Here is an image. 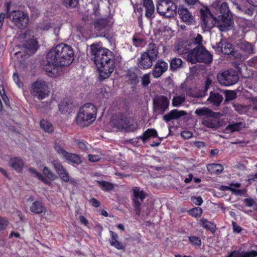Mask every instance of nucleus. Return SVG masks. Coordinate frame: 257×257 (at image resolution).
Here are the masks:
<instances>
[{"instance_id": "obj_5", "label": "nucleus", "mask_w": 257, "mask_h": 257, "mask_svg": "<svg viewBox=\"0 0 257 257\" xmlns=\"http://www.w3.org/2000/svg\"><path fill=\"white\" fill-rule=\"evenodd\" d=\"M187 60L192 64L197 62L210 64L212 61V55L204 47L197 45L188 53Z\"/></svg>"}, {"instance_id": "obj_38", "label": "nucleus", "mask_w": 257, "mask_h": 257, "mask_svg": "<svg viewBox=\"0 0 257 257\" xmlns=\"http://www.w3.org/2000/svg\"><path fill=\"white\" fill-rule=\"evenodd\" d=\"M101 189L104 191H109L114 189L113 184L106 181H97Z\"/></svg>"}, {"instance_id": "obj_45", "label": "nucleus", "mask_w": 257, "mask_h": 257, "mask_svg": "<svg viewBox=\"0 0 257 257\" xmlns=\"http://www.w3.org/2000/svg\"><path fill=\"white\" fill-rule=\"evenodd\" d=\"M225 101H229L234 99L236 97V93L233 90H226L224 92Z\"/></svg>"}, {"instance_id": "obj_13", "label": "nucleus", "mask_w": 257, "mask_h": 257, "mask_svg": "<svg viewBox=\"0 0 257 257\" xmlns=\"http://www.w3.org/2000/svg\"><path fill=\"white\" fill-rule=\"evenodd\" d=\"M133 206L135 208L136 215L139 216L141 211V202L147 197V194L143 190H141L138 187H134L132 189Z\"/></svg>"}, {"instance_id": "obj_24", "label": "nucleus", "mask_w": 257, "mask_h": 257, "mask_svg": "<svg viewBox=\"0 0 257 257\" xmlns=\"http://www.w3.org/2000/svg\"><path fill=\"white\" fill-rule=\"evenodd\" d=\"M223 97L219 92L211 91L207 99V101L216 106H219L222 102Z\"/></svg>"}, {"instance_id": "obj_49", "label": "nucleus", "mask_w": 257, "mask_h": 257, "mask_svg": "<svg viewBox=\"0 0 257 257\" xmlns=\"http://www.w3.org/2000/svg\"><path fill=\"white\" fill-rule=\"evenodd\" d=\"M59 109L62 113H65L68 110V103L65 101H61L58 105Z\"/></svg>"}, {"instance_id": "obj_64", "label": "nucleus", "mask_w": 257, "mask_h": 257, "mask_svg": "<svg viewBox=\"0 0 257 257\" xmlns=\"http://www.w3.org/2000/svg\"><path fill=\"white\" fill-rule=\"evenodd\" d=\"M93 14L96 17H98L100 15V9L98 5H95L93 8Z\"/></svg>"}, {"instance_id": "obj_22", "label": "nucleus", "mask_w": 257, "mask_h": 257, "mask_svg": "<svg viewBox=\"0 0 257 257\" xmlns=\"http://www.w3.org/2000/svg\"><path fill=\"white\" fill-rule=\"evenodd\" d=\"M233 45L225 39H221L217 44L216 51L224 55H230L232 52Z\"/></svg>"}, {"instance_id": "obj_33", "label": "nucleus", "mask_w": 257, "mask_h": 257, "mask_svg": "<svg viewBox=\"0 0 257 257\" xmlns=\"http://www.w3.org/2000/svg\"><path fill=\"white\" fill-rule=\"evenodd\" d=\"M200 224L203 228L209 230L213 233H215L216 231V225L210 221H208L206 218H201L200 220Z\"/></svg>"}, {"instance_id": "obj_6", "label": "nucleus", "mask_w": 257, "mask_h": 257, "mask_svg": "<svg viewBox=\"0 0 257 257\" xmlns=\"http://www.w3.org/2000/svg\"><path fill=\"white\" fill-rule=\"evenodd\" d=\"M130 112L127 109L124 112H119L113 124L119 130H124L127 132H134L138 128V124L135 122L133 117L130 116Z\"/></svg>"}, {"instance_id": "obj_54", "label": "nucleus", "mask_w": 257, "mask_h": 257, "mask_svg": "<svg viewBox=\"0 0 257 257\" xmlns=\"http://www.w3.org/2000/svg\"><path fill=\"white\" fill-rule=\"evenodd\" d=\"M191 200L195 204L198 206L201 205L203 203L202 198L200 196H192Z\"/></svg>"}, {"instance_id": "obj_7", "label": "nucleus", "mask_w": 257, "mask_h": 257, "mask_svg": "<svg viewBox=\"0 0 257 257\" xmlns=\"http://www.w3.org/2000/svg\"><path fill=\"white\" fill-rule=\"evenodd\" d=\"M195 113L199 116H205L202 120V123L206 127L211 128L219 127L218 121L216 118H212L215 116V113L212 110L204 107L196 109Z\"/></svg>"}, {"instance_id": "obj_21", "label": "nucleus", "mask_w": 257, "mask_h": 257, "mask_svg": "<svg viewBox=\"0 0 257 257\" xmlns=\"http://www.w3.org/2000/svg\"><path fill=\"white\" fill-rule=\"evenodd\" d=\"M143 7L145 10V17L149 21H152L155 17V6L153 0H143Z\"/></svg>"}, {"instance_id": "obj_34", "label": "nucleus", "mask_w": 257, "mask_h": 257, "mask_svg": "<svg viewBox=\"0 0 257 257\" xmlns=\"http://www.w3.org/2000/svg\"><path fill=\"white\" fill-rule=\"evenodd\" d=\"M207 169L211 174H219L224 169L222 165L219 164H210L207 165Z\"/></svg>"}, {"instance_id": "obj_8", "label": "nucleus", "mask_w": 257, "mask_h": 257, "mask_svg": "<svg viewBox=\"0 0 257 257\" xmlns=\"http://www.w3.org/2000/svg\"><path fill=\"white\" fill-rule=\"evenodd\" d=\"M31 93L40 100L48 96L50 91L47 82L43 80H37L34 82L32 84Z\"/></svg>"}, {"instance_id": "obj_46", "label": "nucleus", "mask_w": 257, "mask_h": 257, "mask_svg": "<svg viewBox=\"0 0 257 257\" xmlns=\"http://www.w3.org/2000/svg\"><path fill=\"white\" fill-rule=\"evenodd\" d=\"M111 95L109 87H103L101 88L99 92V96L106 99H108Z\"/></svg>"}, {"instance_id": "obj_9", "label": "nucleus", "mask_w": 257, "mask_h": 257, "mask_svg": "<svg viewBox=\"0 0 257 257\" xmlns=\"http://www.w3.org/2000/svg\"><path fill=\"white\" fill-rule=\"evenodd\" d=\"M10 15L11 22L18 29L23 30L27 27L29 17L27 13L21 10H14Z\"/></svg>"}, {"instance_id": "obj_41", "label": "nucleus", "mask_w": 257, "mask_h": 257, "mask_svg": "<svg viewBox=\"0 0 257 257\" xmlns=\"http://www.w3.org/2000/svg\"><path fill=\"white\" fill-rule=\"evenodd\" d=\"M126 75L132 84L135 85L138 83V78L135 72L129 70L127 71Z\"/></svg>"}, {"instance_id": "obj_48", "label": "nucleus", "mask_w": 257, "mask_h": 257, "mask_svg": "<svg viewBox=\"0 0 257 257\" xmlns=\"http://www.w3.org/2000/svg\"><path fill=\"white\" fill-rule=\"evenodd\" d=\"M76 143L79 149L82 152H86L88 150V143L87 142L83 140H78Z\"/></svg>"}, {"instance_id": "obj_30", "label": "nucleus", "mask_w": 257, "mask_h": 257, "mask_svg": "<svg viewBox=\"0 0 257 257\" xmlns=\"http://www.w3.org/2000/svg\"><path fill=\"white\" fill-rule=\"evenodd\" d=\"M30 210L32 213L36 214L45 213L46 211L43 203L40 201H34L30 206Z\"/></svg>"}, {"instance_id": "obj_55", "label": "nucleus", "mask_w": 257, "mask_h": 257, "mask_svg": "<svg viewBox=\"0 0 257 257\" xmlns=\"http://www.w3.org/2000/svg\"><path fill=\"white\" fill-rule=\"evenodd\" d=\"M64 3L68 5L70 7L75 8L78 3V0H63Z\"/></svg>"}, {"instance_id": "obj_3", "label": "nucleus", "mask_w": 257, "mask_h": 257, "mask_svg": "<svg viewBox=\"0 0 257 257\" xmlns=\"http://www.w3.org/2000/svg\"><path fill=\"white\" fill-rule=\"evenodd\" d=\"M94 61L99 72V76L102 79L107 78L115 68L114 54L109 49L102 47L98 44H92L90 46Z\"/></svg>"}, {"instance_id": "obj_2", "label": "nucleus", "mask_w": 257, "mask_h": 257, "mask_svg": "<svg viewBox=\"0 0 257 257\" xmlns=\"http://www.w3.org/2000/svg\"><path fill=\"white\" fill-rule=\"evenodd\" d=\"M47 63L43 67L49 77L57 76L58 68L69 66L74 59L72 47L65 43H60L50 49L46 56Z\"/></svg>"}, {"instance_id": "obj_4", "label": "nucleus", "mask_w": 257, "mask_h": 257, "mask_svg": "<svg viewBox=\"0 0 257 257\" xmlns=\"http://www.w3.org/2000/svg\"><path fill=\"white\" fill-rule=\"evenodd\" d=\"M96 114V107L91 103H86L80 108L76 121L81 126H87L94 121Z\"/></svg>"}, {"instance_id": "obj_51", "label": "nucleus", "mask_w": 257, "mask_h": 257, "mask_svg": "<svg viewBox=\"0 0 257 257\" xmlns=\"http://www.w3.org/2000/svg\"><path fill=\"white\" fill-rule=\"evenodd\" d=\"M1 94H0V96L2 97V98L3 99L4 102L6 104V105H10V101L8 97L6 94L4 87L3 85H1Z\"/></svg>"}, {"instance_id": "obj_47", "label": "nucleus", "mask_w": 257, "mask_h": 257, "mask_svg": "<svg viewBox=\"0 0 257 257\" xmlns=\"http://www.w3.org/2000/svg\"><path fill=\"white\" fill-rule=\"evenodd\" d=\"M9 224V221L6 217L0 216V231L6 229Z\"/></svg>"}, {"instance_id": "obj_61", "label": "nucleus", "mask_w": 257, "mask_h": 257, "mask_svg": "<svg viewBox=\"0 0 257 257\" xmlns=\"http://www.w3.org/2000/svg\"><path fill=\"white\" fill-rule=\"evenodd\" d=\"M79 220L80 222L82 224L86 226H88V220L86 219V218L83 216V215H80L79 217Z\"/></svg>"}, {"instance_id": "obj_27", "label": "nucleus", "mask_w": 257, "mask_h": 257, "mask_svg": "<svg viewBox=\"0 0 257 257\" xmlns=\"http://www.w3.org/2000/svg\"><path fill=\"white\" fill-rule=\"evenodd\" d=\"M157 137H158V132L155 128H148L143 133L142 136L138 137V139H141L145 144L151 138Z\"/></svg>"}, {"instance_id": "obj_35", "label": "nucleus", "mask_w": 257, "mask_h": 257, "mask_svg": "<svg viewBox=\"0 0 257 257\" xmlns=\"http://www.w3.org/2000/svg\"><path fill=\"white\" fill-rule=\"evenodd\" d=\"M40 125L41 128L45 132L51 134L54 131L53 125L51 122L45 119H42L40 121Z\"/></svg>"}, {"instance_id": "obj_12", "label": "nucleus", "mask_w": 257, "mask_h": 257, "mask_svg": "<svg viewBox=\"0 0 257 257\" xmlns=\"http://www.w3.org/2000/svg\"><path fill=\"white\" fill-rule=\"evenodd\" d=\"M54 148L57 153L63 156L68 164L78 165L82 163L81 159L78 155L67 152L59 144L55 143Z\"/></svg>"}, {"instance_id": "obj_37", "label": "nucleus", "mask_w": 257, "mask_h": 257, "mask_svg": "<svg viewBox=\"0 0 257 257\" xmlns=\"http://www.w3.org/2000/svg\"><path fill=\"white\" fill-rule=\"evenodd\" d=\"M239 48L244 53L246 54H251L253 53V50L252 45L247 42H241L238 45Z\"/></svg>"}, {"instance_id": "obj_19", "label": "nucleus", "mask_w": 257, "mask_h": 257, "mask_svg": "<svg viewBox=\"0 0 257 257\" xmlns=\"http://www.w3.org/2000/svg\"><path fill=\"white\" fill-rule=\"evenodd\" d=\"M192 42L191 41L181 40L179 41L177 44L175 46V48L177 52L183 55L188 53L192 50Z\"/></svg>"}, {"instance_id": "obj_53", "label": "nucleus", "mask_w": 257, "mask_h": 257, "mask_svg": "<svg viewBox=\"0 0 257 257\" xmlns=\"http://www.w3.org/2000/svg\"><path fill=\"white\" fill-rule=\"evenodd\" d=\"M11 6V2H6L5 3L4 7L5 8V13L7 15V18H10L11 16L10 12V8Z\"/></svg>"}, {"instance_id": "obj_1", "label": "nucleus", "mask_w": 257, "mask_h": 257, "mask_svg": "<svg viewBox=\"0 0 257 257\" xmlns=\"http://www.w3.org/2000/svg\"><path fill=\"white\" fill-rule=\"evenodd\" d=\"M212 8L216 11H218V14L215 16L212 14L206 7L200 10L201 27L208 30L216 24L220 31L224 32L230 29L233 24V20L227 3H221L220 1H216L212 4Z\"/></svg>"}, {"instance_id": "obj_59", "label": "nucleus", "mask_w": 257, "mask_h": 257, "mask_svg": "<svg viewBox=\"0 0 257 257\" xmlns=\"http://www.w3.org/2000/svg\"><path fill=\"white\" fill-rule=\"evenodd\" d=\"M247 64L248 66L255 67L257 66V57H254L247 61Z\"/></svg>"}, {"instance_id": "obj_29", "label": "nucleus", "mask_w": 257, "mask_h": 257, "mask_svg": "<svg viewBox=\"0 0 257 257\" xmlns=\"http://www.w3.org/2000/svg\"><path fill=\"white\" fill-rule=\"evenodd\" d=\"M109 233L110 234V239H109L110 245L117 249H123L124 246L121 242L118 241V235L117 234L111 230L109 231Z\"/></svg>"}, {"instance_id": "obj_25", "label": "nucleus", "mask_w": 257, "mask_h": 257, "mask_svg": "<svg viewBox=\"0 0 257 257\" xmlns=\"http://www.w3.org/2000/svg\"><path fill=\"white\" fill-rule=\"evenodd\" d=\"M9 165L11 167L17 172L20 173L23 170L24 163L21 158L15 157L11 158L9 161Z\"/></svg>"}, {"instance_id": "obj_44", "label": "nucleus", "mask_w": 257, "mask_h": 257, "mask_svg": "<svg viewBox=\"0 0 257 257\" xmlns=\"http://www.w3.org/2000/svg\"><path fill=\"white\" fill-rule=\"evenodd\" d=\"M241 122H237L232 124H229L226 127L225 130L227 131L228 130L231 133L235 131H239L241 128Z\"/></svg>"}, {"instance_id": "obj_58", "label": "nucleus", "mask_w": 257, "mask_h": 257, "mask_svg": "<svg viewBox=\"0 0 257 257\" xmlns=\"http://www.w3.org/2000/svg\"><path fill=\"white\" fill-rule=\"evenodd\" d=\"M181 135L185 139H189L192 137V133L188 131H184L181 132Z\"/></svg>"}, {"instance_id": "obj_10", "label": "nucleus", "mask_w": 257, "mask_h": 257, "mask_svg": "<svg viewBox=\"0 0 257 257\" xmlns=\"http://www.w3.org/2000/svg\"><path fill=\"white\" fill-rule=\"evenodd\" d=\"M218 82L224 86H230L237 83L239 80V75L235 70L230 69L217 74Z\"/></svg>"}, {"instance_id": "obj_32", "label": "nucleus", "mask_w": 257, "mask_h": 257, "mask_svg": "<svg viewBox=\"0 0 257 257\" xmlns=\"http://www.w3.org/2000/svg\"><path fill=\"white\" fill-rule=\"evenodd\" d=\"M145 53H147L154 60H156L159 54L158 47L153 43H150Z\"/></svg>"}, {"instance_id": "obj_20", "label": "nucleus", "mask_w": 257, "mask_h": 257, "mask_svg": "<svg viewBox=\"0 0 257 257\" xmlns=\"http://www.w3.org/2000/svg\"><path fill=\"white\" fill-rule=\"evenodd\" d=\"M155 61L148 54L144 52L141 54L140 58L138 59L137 64L140 69L146 70L151 68Z\"/></svg>"}, {"instance_id": "obj_50", "label": "nucleus", "mask_w": 257, "mask_h": 257, "mask_svg": "<svg viewBox=\"0 0 257 257\" xmlns=\"http://www.w3.org/2000/svg\"><path fill=\"white\" fill-rule=\"evenodd\" d=\"M151 83L150 74H144L142 78V85L143 87L148 86Z\"/></svg>"}, {"instance_id": "obj_18", "label": "nucleus", "mask_w": 257, "mask_h": 257, "mask_svg": "<svg viewBox=\"0 0 257 257\" xmlns=\"http://www.w3.org/2000/svg\"><path fill=\"white\" fill-rule=\"evenodd\" d=\"M168 64L163 59H159L152 70V76L155 78H159L168 69Z\"/></svg>"}, {"instance_id": "obj_43", "label": "nucleus", "mask_w": 257, "mask_h": 257, "mask_svg": "<svg viewBox=\"0 0 257 257\" xmlns=\"http://www.w3.org/2000/svg\"><path fill=\"white\" fill-rule=\"evenodd\" d=\"M202 209L200 207H194L188 211L189 214L194 217H200L202 214Z\"/></svg>"}, {"instance_id": "obj_56", "label": "nucleus", "mask_w": 257, "mask_h": 257, "mask_svg": "<svg viewBox=\"0 0 257 257\" xmlns=\"http://www.w3.org/2000/svg\"><path fill=\"white\" fill-rule=\"evenodd\" d=\"M232 225L234 232L239 233L241 231L242 227L240 226L237 225L235 222L232 221Z\"/></svg>"}, {"instance_id": "obj_14", "label": "nucleus", "mask_w": 257, "mask_h": 257, "mask_svg": "<svg viewBox=\"0 0 257 257\" xmlns=\"http://www.w3.org/2000/svg\"><path fill=\"white\" fill-rule=\"evenodd\" d=\"M22 47L25 51L24 53L21 51H18L15 53V55L18 58L19 57L23 58L26 54L30 56L35 53L38 48V41L35 39H29L23 43Z\"/></svg>"}, {"instance_id": "obj_31", "label": "nucleus", "mask_w": 257, "mask_h": 257, "mask_svg": "<svg viewBox=\"0 0 257 257\" xmlns=\"http://www.w3.org/2000/svg\"><path fill=\"white\" fill-rule=\"evenodd\" d=\"M177 2L178 1H175L174 0L169 1L168 5L166 8V15H165V17L168 18H172L176 14L177 9L176 2Z\"/></svg>"}, {"instance_id": "obj_36", "label": "nucleus", "mask_w": 257, "mask_h": 257, "mask_svg": "<svg viewBox=\"0 0 257 257\" xmlns=\"http://www.w3.org/2000/svg\"><path fill=\"white\" fill-rule=\"evenodd\" d=\"M183 61L181 59L175 57L172 59L170 63V69L172 72L176 71L178 69L182 67Z\"/></svg>"}, {"instance_id": "obj_62", "label": "nucleus", "mask_w": 257, "mask_h": 257, "mask_svg": "<svg viewBox=\"0 0 257 257\" xmlns=\"http://www.w3.org/2000/svg\"><path fill=\"white\" fill-rule=\"evenodd\" d=\"M245 205L247 207H251L254 203V201L251 198H246L244 200Z\"/></svg>"}, {"instance_id": "obj_16", "label": "nucleus", "mask_w": 257, "mask_h": 257, "mask_svg": "<svg viewBox=\"0 0 257 257\" xmlns=\"http://www.w3.org/2000/svg\"><path fill=\"white\" fill-rule=\"evenodd\" d=\"M51 164L55 171L63 182H69L73 185L76 183L75 179L70 178L68 172L60 162L57 160H54L51 162Z\"/></svg>"}, {"instance_id": "obj_40", "label": "nucleus", "mask_w": 257, "mask_h": 257, "mask_svg": "<svg viewBox=\"0 0 257 257\" xmlns=\"http://www.w3.org/2000/svg\"><path fill=\"white\" fill-rule=\"evenodd\" d=\"M185 97L183 95H180L174 97L172 100V105L174 107H178L185 101Z\"/></svg>"}, {"instance_id": "obj_26", "label": "nucleus", "mask_w": 257, "mask_h": 257, "mask_svg": "<svg viewBox=\"0 0 257 257\" xmlns=\"http://www.w3.org/2000/svg\"><path fill=\"white\" fill-rule=\"evenodd\" d=\"M112 19V17L108 16L103 18L96 19L94 22V28L97 31H101L105 29Z\"/></svg>"}, {"instance_id": "obj_52", "label": "nucleus", "mask_w": 257, "mask_h": 257, "mask_svg": "<svg viewBox=\"0 0 257 257\" xmlns=\"http://www.w3.org/2000/svg\"><path fill=\"white\" fill-rule=\"evenodd\" d=\"M192 42V47L195 45H200L202 41V37L201 35L198 34L197 37L194 39L188 40Z\"/></svg>"}, {"instance_id": "obj_23", "label": "nucleus", "mask_w": 257, "mask_h": 257, "mask_svg": "<svg viewBox=\"0 0 257 257\" xmlns=\"http://www.w3.org/2000/svg\"><path fill=\"white\" fill-rule=\"evenodd\" d=\"M186 114V111L184 110H178V109H173L168 113L163 116V120L166 122H169L172 119H177L181 117Z\"/></svg>"}, {"instance_id": "obj_11", "label": "nucleus", "mask_w": 257, "mask_h": 257, "mask_svg": "<svg viewBox=\"0 0 257 257\" xmlns=\"http://www.w3.org/2000/svg\"><path fill=\"white\" fill-rule=\"evenodd\" d=\"M29 172L43 183L48 185L51 184L50 181H53L57 178V176L46 166L44 167L42 170L43 174L45 177L34 168L30 167L29 169Z\"/></svg>"}, {"instance_id": "obj_17", "label": "nucleus", "mask_w": 257, "mask_h": 257, "mask_svg": "<svg viewBox=\"0 0 257 257\" xmlns=\"http://www.w3.org/2000/svg\"><path fill=\"white\" fill-rule=\"evenodd\" d=\"M179 18L181 21L187 25H193L195 23V18L186 7L184 6H179L178 9Z\"/></svg>"}, {"instance_id": "obj_42", "label": "nucleus", "mask_w": 257, "mask_h": 257, "mask_svg": "<svg viewBox=\"0 0 257 257\" xmlns=\"http://www.w3.org/2000/svg\"><path fill=\"white\" fill-rule=\"evenodd\" d=\"M144 40L139 36V34L135 33L133 37V44L136 47H141L143 46Z\"/></svg>"}, {"instance_id": "obj_15", "label": "nucleus", "mask_w": 257, "mask_h": 257, "mask_svg": "<svg viewBox=\"0 0 257 257\" xmlns=\"http://www.w3.org/2000/svg\"><path fill=\"white\" fill-rule=\"evenodd\" d=\"M170 100L165 95H160L153 99V110L159 114H163L169 108Z\"/></svg>"}, {"instance_id": "obj_63", "label": "nucleus", "mask_w": 257, "mask_h": 257, "mask_svg": "<svg viewBox=\"0 0 257 257\" xmlns=\"http://www.w3.org/2000/svg\"><path fill=\"white\" fill-rule=\"evenodd\" d=\"M100 157L98 155H93L91 154L88 155V159L91 162H95L98 161Z\"/></svg>"}, {"instance_id": "obj_60", "label": "nucleus", "mask_w": 257, "mask_h": 257, "mask_svg": "<svg viewBox=\"0 0 257 257\" xmlns=\"http://www.w3.org/2000/svg\"><path fill=\"white\" fill-rule=\"evenodd\" d=\"M13 80L15 81V82L16 83V84L19 86L21 87V84L22 83L21 82L19 76L17 73H14L13 74Z\"/></svg>"}, {"instance_id": "obj_28", "label": "nucleus", "mask_w": 257, "mask_h": 257, "mask_svg": "<svg viewBox=\"0 0 257 257\" xmlns=\"http://www.w3.org/2000/svg\"><path fill=\"white\" fill-rule=\"evenodd\" d=\"M257 251L252 250L249 251H240L239 250H233L229 254V257H256Z\"/></svg>"}, {"instance_id": "obj_57", "label": "nucleus", "mask_w": 257, "mask_h": 257, "mask_svg": "<svg viewBox=\"0 0 257 257\" xmlns=\"http://www.w3.org/2000/svg\"><path fill=\"white\" fill-rule=\"evenodd\" d=\"M89 202L91 204V205L94 207H98L100 206V201L95 198H91L89 200Z\"/></svg>"}, {"instance_id": "obj_39", "label": "nucleus", "mask_w": 257, "mask_h": 257, "mask_svg": "<svg viewBox=\"0 0 257 257\" xmlns=\"http://www.w3.org/2000/svg\"><path fill=\"white\" fill-rule=\"evenodd\" d=\"M188 240L190 244L195 248H200L202 242L200 237L195 235H191L188 237Z\"/></svg>"}]
</instances>
